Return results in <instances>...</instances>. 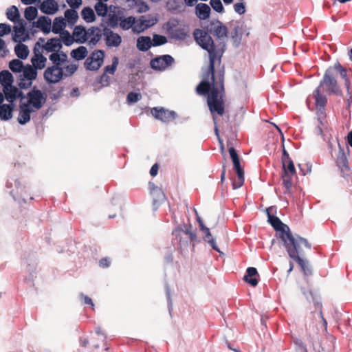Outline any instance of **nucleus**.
Instances as JSON below:
<instances>
[{
    "label": "nucleus",
    "mask_w": 352,
    "mask_h": 352,
    "mask_svg": "<svg viewBox=\"0 0 352 352\" xmlns=\"http://www.w3.org/2000/svg\"><path fill=\"white\" fill-rule=\"evenodd\" d=\"M224 69L214 72V80L212 75L208 77V72L204 80L196 87V92L201 96L208 95L207 104L215 123L217 116H222L225 113Z\"/></svg>",
    "instance_id": "1"
},
{
    "label": "nucleus",
    "mask_w": 352,
    "mask_h": 352,
    "mask_svg": "<svg viewBox=\"0 0 352 352\" xmlns=\"http://www.w3.org/2000/svg\"><path fill=\"white\" fill-rule=\"evenodd\" d=\"M195 41L199 46L206 50L209 54V65L208 68V77L212 75V78L214 80V67L216 64L220 65L221 57L224 52L225 45L221 47L215 45L214 41L208 32L196 29L193 32Z\"/></svg>",
    "instance_id": "2"
},
{
    "label": "nucleus",
    "mask_w": 352,
    "mask_h": 352,
    "mask_svg": "<svg viewBox=\"0 0 352 352\" xmlns=\"http://www.w3.org/2000/svg\"><path fill=\"white\" fill-rule=\"evenodd\" d=\"M339 74L344 81V85L348 93L351 89V80L348 72L339 62L336 63L333 66L329 67L325 72L322 80L318 85L319 87L325 90L328 94L338 95L340 94V87L336 80V75Z\"/></svg>",
    "instance_id": "3"
},
{
    "label": "nucleus",
    "mask_w": 352,
    "mask_h": 352,
    "mask_svg": "<svg viewBox=\"0 0 352 352\" xmlns=\"http://www.w3.org/2000/svg\"><path fill=\"white\" fill-rule=\"evenodd\" d=\"M273 210L272 207L266 209L268 221L275 230L279 232V237L283 243L284 248L285 249L289 248V246L302 239V237L299 236H294L287 225L283 223L278 217L272 214Z\"/></svg>",
    "instance_id": "4"
},
{
    "label": "nucleus",
    "mask_w": 352,
    "mask_h": 352,
    "mask_svg": "<svg viewBox=\"0 0 352 352\" xmlns=\"http://www.w3.org/2000/svg\"><path fill=\"white\" fill-rule=\"evenodd\" d=\"M303 245L305 248L310 250L311 244L306 239L302 238L300 241L296 242L294 245L289 246L286 250L289 256L295 261L301 267L304 274L308 276L311 274V270L308 265V262L301 258L303 255L302 249L301 245Z\"/></svg>",
    "instance_id": "5"
},
{
    "label": "nucleus",
    "mask_w": 352,
    "mask_h": 352,
    "mask_svg": "<svg viewBox=\"0 0 352 352\" xmlns=\"http://www.w3.org/2000/svg\"><path fill=\"white\" fill-rule=\"evenodd\" d=\"M281 178L285 188L284 193H290L292 187V177L296 175V168L292 160L282 162Z\"/></svg>",
    "instance_id": "6"
},
{
    "label": "nucleus",
    "mask_w": 352,
    "mask_h": 352,
    "mask_svg": "<svg viewBox=\"0 0 352 352\" xmlns=\"http://www.w3.org/2000/svg\"><path fill=\"white\" fill-rule=\"evenodd\" d=\"M349 155V149L347 148L346 152L344 151L339 145V151L336 158V164L343 177L349 176L351 173V168L349 167V163L348 160V156Z\"/></svg>",
    "instance_id": "7"
},
{
    "label": "nucleus",
    "mask_w": 352,
    "mask_h": 352,
    "mask_svg": "<svg viewBox=\"0 0 352 352\" xmlns=\"http://www.w3.org/2000/svg\"><path fill=\"white\" fill-rule=\"evenodd\" d=\"M104 52L103 50H97L92 53L85 61V67L87 70L96 71L104 62Z\"/></svg>",
    "instance_id": "8"
},
{
    "label": "nucleus",
    "mask_w": 352,
    "mask_h": 352,
    "mask_svg": "<svg viewBox=\"0 0 352 352\" xmlns=\"http://www.w3.org/2000/svg\"><path fill=\"white\" fill-rule=\"evenodd\" d=\"M22 72L23 74L21 76L23 78H21L19 86L21 89L28 88L32 85V81L36 78V69L33 66L27 65L24 66Z\"/></svg>",
    "instance_id": "9"
},
{
    "label": "nucleus",
    "mask_w": 352,
    "mask_h": 352,
    "mask_svg": "<svg viewBox=\"0 0 352 352\" xmlns=\"http://www.w3.org/2000/svg\"><path fill=\"white\" fill-rule=\"evenodd\" d=\"M64 76L63 69L61 67L52 65L48 67L44 72L45 80L49 83H57L63 78Z\"/></svg>",
    "instance_id": "10"
},
{
    "label": "nucleus",
    "mask_w": 352,
    "mask_h": 352,
    "mask_svg": "<svg viewBox=\"0 0 352 352\" xmlns=\"http://www.w3.org/2000/svg\"><path fill=\"white\" fill-rule=\"evenodd\" d=\"M151 113L155 119L163 122H171L177 117V113L175 111L165 109L163 107H153L151 110Z\"/></svg>",
    "instance_id": "11"
},
{
    "label": "nucleus",
    "mask_w": 352,
    "mask_h": 352,
    "mask_svg": "<svg viewBox=\"0 0 352 352\" xmlns=\"http://www.w3.org/2000/svg\"><path fill=\"white\" fill-rule=\"evenodd\" d=\"M174 63V58L170 55H163L151 60V67L155 70L163 71Z\"/></svg>",
    "instance_id": "12"
},
{
    "label": "nucleus",
    "mask_w": 352,
    "mask_h": 352,
    "mask_svg": "<svg viewBox=\"0 0 352 352\" xmlns=\"http://www.w3.org/2000/svg\"><path fill=\"white\" fill-rule=\"evenodd\" d=\"M28 103L36 109H40L46 100L42 91L39 89H33L28 94Z\"/></svg>",
    "instance_id": "13"
},
{
    "label": "nucleus",
    "mask_w": 352,
    "mask_h": 352,
    "mask_svg": "<svg viewBox=\"0 0 352 352\" xmlns=\"http://www.w3.org/2000/svg\"><path fill=\"white\" fill-rule=\"evenodd\" d=\"M157 19L150 15L141 16L133 28V30L135 32L140 33L147 28L154 25L157 23Z\"/></svg>",
    "instance_id": "14"
},
{
    "label": "nucleus",
    "mask_w": 352,
    "mask_h": 352,
    "mask_svg": "<svg viewBox=\"0 0 352 352\" xmlns=\"http://www.w3.org/2000/svg\"><path fill=\"white\" fill-rule=\"evenodd\" d=\"M26 23L24 20L19 21V23L14 26V34L12 40L16 43H21L29 38V34L25 29Z\"/></svg>",
    "instance_id": "15"
},
{
    "label": "nucleus",
    "mask_w": 352,
    "mask_h": 352,
    "mask_svg": "<svg viewBox=\"0 0 352 352\" xmlns=\"http://www.w3.org/2000/svg\"><path fill=\"white\" fill-rule=\"evenodd\" d=\"M103 35L104 36L106 45L109 47H117L122 43V37L118 33L114 32L107 28H104Z\"/></svg>",
    "instance_id": "16"
},
{
    "label": "nucleus",
    "mask_w": 352,
    "mask_h": 352,
    "mask_svg": "<svg viewBox=\"0 0 352 352\" xmlns=\"http://www.w3.org/2000/svg\"><path fill=\"white\" fill-rule=\"evenodd\" d=\"M233 163V168L236 173L237 179L232 182L234 189L241 187L244 183V170L240 164L239 157L232 160Z\"/></svg>",
    "instance_id": "17"
},
{
    "label": "nucleus",
    "mask_w": 352,
    "mask_h": 352,
    "mask_svg": "<svg viewBox=\"0 0 352 352\" xmlns=\"http://www.w3.org/2000/svg\"><path fill=\"white\" fill-rule=\"evenodd\" d=\"M195 214L197 215V220L199 223V228L202 232H204L205 234L204 236V240L208 243H209L212 249L219 252V249L217 245L216 242L210 233V229L204 225L203 221L201 220L200 217H199L196 210Z\"/></svg>",
    "instance_id": "18"
},
{
    "label": "nucleus",
    "mask_w": 352,
    "mask_h": 352,
    "mask_svg": "<svg viewBox=\"0 0 352 352\" xmlns=\"http://www.w3.org/2000/svg\"><path fill=\"white\" fill-rule=\"evenodd\" d=\"M325 90L318 87L313 93V97L315 100V104L318 110H325V106L327 103V98L325 95Z\"/></svg>",
    "instance_id": "19"
},
{
    "label": "nucleus",
    "mask_w": 352,
    "mask_h": 352,
    "mask_svg": "<svg viewBox=\"0 0 352 352\" xmlns=\"http://www.w3.org/2000/svg\"><path fill=\"white\" fill-rule=\"evenodd\" d=\"M5 98L10 104L19 98L23 97V93L17 87L10 85L3 88Z\"/></svg>",
    "instance_id": "20"
},
{
    "label": "nucleus",
    "mask_w": 352,
    "mask_h": 352,
    "mask_svg": "<svg viewBox=\"0 0 352 352\" xmlns=\"http://www.w3.org/2000/svg\"><path fill=\"white\" fill-rule=\"evenodd\" d=\"M212 29L210 32L213 34L219 39H221L228 36V28L219 20L211 22Z\"/></svg>",
    "instance_id": "21"
},
{
    "label": "nucleus",
    "mask_w": 352,
    "mask_h": 352,
    "mask_svg": "<svg viewBox=\"0 0 352 352\" xmlns=\"http://www.w3.org/2000/svg\"><path fill=\"white\" fill-rule=\"evenodd\" d=\"M41 11L46 14H54L58 10V6L55 0H45L40 6Z\"/></svg>",
    "instance_id": "22"
},
{
    "label": "nucleus",
    "mask_w": 352,
    "mask_h": 352,
    "mask_svg": "<svg viewBox=\"0 0 352 352\" xmlns=\"http://www.w3.org/2000/svg\"><path fill=\"white\" fill-rule=\"evenodd\" d=\"M210 7L206 3H200L195 6V14L200 20L208 19L210 17Z\"/></svg>",
    "instance_id": "23"
},
{
    "label": "nucleus",
    "mask_w": 352,
    "mask_h": 352,
    "mask_svg": "<svg viewBox=\"0 0 352 352\" xmlns=\"http://www.w3.org/2000/svg\"><path fill=\"white\" fill-rule=\"evenodd\" d=\"M257 276H258L257 270L255 267H250L247 269L243 279L251 286L256 287L258 283Z\"/></svg>",
    "instance_id": "24"
},
{
    "label": "nucleus",
    "mask_w": 352,
    "mask_h": 352,
    "mask_svg": "<svg viewBox=\"0 0 352 352\" xmlns=\"http://www.w3.org/2000/svg\"><path fill=\"white\" fill-rule=\"evenodd\" d=\"M87 40L89 44L95 45L101 38L102 32L100 28L92 27L87 30Z\"/></svg>",
    "instance_id": "25"
},
{
    "label": "nucleus",
    "mask_w": 352,
    "mask_h": 352,
    "mask_svg": "<svg viewBox=\"0 0 352 352\" xmlns=\"http://www.w3.org/2000/svg\"><path fill=\"white\" fill-rule=\"evenodd\" d=\"M32 110L29 104H22L20 105V113L18 117V122L21 124H25L30 120V113Z\"/></svg>",
    "instance_id": "26"
},
{
    "label": "nucleus",
    "mask_w": 352,
    "mask_h": 352,
    "mask_svg": "<svg viewBox=\"0 0 352 352\" xmlns=\"http://www.w3.org/2000/svg\"><path fill=\"white\" fill-rule=\"evenodd\" d=\"M43 47L47 52L60 51L62 47L61 40L58 38H50L45 43Z\"/></svg>",
    "instance_id": "27"
},
{
    "label": "nucleus",
    "mask_w": 352,
    "mask_h": 352,
    "mask_svg": "<svg viewBox=\"0 0 352 352\" xmlns=\"http://www.w3.org/2000/svg\"><path fill=\"white\" fill-rule=\"evenodd\" d=\"M73 35L76 43H84L87 40V30L82 26H76L73 32Z\"/></svg>",
    "instance_id": "28"
},
{
    "label": "nucleus",
    "mask_w": 352,
    "mask_h": 352,
    "mask_svg": "<svg viewBox=\"0 0 352 352\" xmlns=\"http://www.w3.org/2000/svg\"><path fill=\"white\" fill-rule=\"evenodd\" d=\"M13 104H3L0 105V119L1 120H8L12 117L14 110Z\"/></svg>",
    "instance_id": "29"
},
{
    "label": "nucleus",
    "mask_w": 352,
    "mask_h": 352,
    "mask_svg": "<svg viewBox=\"0 0 352 352\" xmlns=\"http://www.w3.org/2000/svg\"><path fill=\"white\" fill-rule=\"evenodd\" d=\"M36 27L38 28L43 33L47 34L51 30L52 21L47 16H41L36 21Z\"/></svg>",
    "instance_id": "30"
},
{
    "label": "nucleus",
    "mask_w": 352,
    "mask_h": 352,
    "mask_svg": "<svg viewBox=\"0 0 352 352\" xmlns=\"http://www.w3.org/2000/svg\"><path fill=\"white\" fill-rule=\"evenodd\" d=\"M32 66L36 69H42L45 67L47 58L39 52H34V55L31 59Z\"/></svg>",
    "instance_id": "31"
},
{
    "label": "nucleus",
    "mask_w": 352,
    "mask_h": 352,
    "mask_svg": "<svg viewBox=\"0 0 352 352\" xmlns=\"http://www.w3.org/2000/svg\"><path fill=\"white\" fill-rule=\"evenodd\" d=\"M152 46V40L149 36H140L137 40V47L142 52L148 51Z\"/></svg>",
    "instance_id": "32"
},
{
    "label": "nucleus",
    "mask_w": 352,
    "mask_h": 352,
    "mask_svg": "<svg viewBox=\"0 0 352 352\" xmlns=\"http://www.w3.org/2000/svg\"><path fill=\"white\" fill-rule=\"evenodd\" d=\"M13 82V76L9 71L3 70L0 72V84L3 86V88L12 85Z\"/></svg>",
    "instance_id": "33"
},
{
    "label": "nucleus",
    "mask_w": 352,
    "mask_h": 352,
    "mask_svg": "<svg viewBox=\"0 0 352 352\" xmlns=\"http://www.w3.org/2000/svg\"><path fill=\"white\" fill-rule=\"evenodd\" d=\"M6 16L10 21L16 23L21 20L19 11L15 6H12L7 9Z\"/></svg>",
    "instance_id": "34"
},
{
    "label": "nucleus",
    "mask_w": 352,
    "mask_h": 352,
    "mask_svg": "<svg viewBox=\"0 0 352 352\" xmlns=\"http://www.w3.org/2000/svg\"><path fill=\"white\" fill-rule=\"evenodd\" d=\"M65 19L69 25H74L78 19V12L74 9L67 10L65 12Z\"/></svg>",
    "instance_id": "35"
},
{
    "label": "nucleus",
    "mask_w": 352,
    "mask_h": 352,
    "mask_svg": "<svg viewBox=\"0 0 352 352\" xmlns=\"http://www.w3.org/2000/svg\"><path fill=\"white\" fill-rule=\"evenodd\" d=\"M66 27L65 19L63 17H56L53 22L52 31L54 34L61 33Z\"/></svg>",
    "instance_id": "36"
},
{
    "label": "nucleus",
    "mask_w": 352,
    "mask_h": 352,
    "mask_svg": "<svg viewBox=\"0 0 352 352\" xmlns=\"http://www.w3.org/2000/svg\"><path fill=\"white\" fill-rule=\"evenodd\" d=\"M14 52L17 57L21 59L27 58L30 52L28 46L21 43H19L14 47Z\"/></svg>",
    "instance_id": "37"
},
{
    "label": "nucleus",
    "mask_w": 352,
    "mask_h": 352,
    "mask_svg": "<svg viewBox=\"0 0 352 352\" xmlns=\"http://www.w3.org/2000/svg\"><path fill=\"white\" fill-rule=\"evenodd\" d=\"M87 50L84 46H80L78 48L73 50L71 52L72 58L77 60L84 59L87 55Z\"/></svg>",
    "instance_id": "38"
},
{
    "label": "nucleus",
    "mask_w": 352,
    "mask_h": 352,
    "mask_svg": "<svg viewBox=\"0 0 352 352\" xmlns=\"http://www.w3.org/2000/svg\"><path fill=\"white\" fill-rule=\"evenodd\" d=\"M136 23L135 18L133 16H129L127 18L121 17L120 26L122 29L127 30L133 28Z\"/></svg>",
    "instance_id": "39"
},
{
    "label": "nucleus",
    "mask_w": 352,
    "mask_h": 352,
    "mask_svg": "<svg viewBox=\"0 0 352 352\" xmlns=\"http://www.w3.org/2000/svg\"><path fill=\"white\" fill-rule=\"evenodd\" d=\"M81 16L87 23L94 22L96 19L95 13L90 7H85L82 10Z\"/></svg>",
    "instance_id": "40"
},
{
    "label": "nucleus",
    "mask_w": 352,
    "mask_h": 352,
    "mask_svg": "<svg viewBox=\"0 0 352 352\" xmlns=\"http://www.w3.org/2000/svg\"><path fill=\"white\" fill-rule=\"evenodd\" d=\"M23 67V62L19 59H14L9 63V68L14 73L21 72Z\"/></svg>",
    "instance_id": "41"
},
{
    "label": "nucleus",
    "mask_w": 352,
    "mask_h": 352,
    "mask_svg": "<svg viewBox=\"0 0 352 352\" xmlns=\"http://www.w3.org/2000/svg\"><path fill=\"white\" fill-rule=\"evenodd\" d=\"M38 10L36 7L29 6L25 8L24 12L25 18L29 21H33L37 16Z\"/></svg>",
    "instance_id": "42"
},
{
    "label": "nucleus",
    "mask_w": 352,
    "mask_h": 352,
    "mask_svg": "<svg viewBox=\"0 0 352 352\" xmlns=\"http://www.w3.org/2000/svg\"><path fill=\"white\" fill-rule=\"evenodd\" d=\"M60 37L63 43L67 46L71 45L75 41L74 35H71L67 30H63L60 33Z\"/></svg>",
    "instance_id": "43"
},
{
    "label": "nucleus",
    "mask_w": 352,
    "mask_h": 352,
    "mask_svg": "<svg viewBox=\"0 0 352 352\" xmlns=\"http://www.w3.org/2000/svg\"><path fill=\"white\" fill-rule=\"evenodd\" d=\"M318 121L320 124L319 126H322L324 129H327L328 126V121L327 120L325 110H318L317 111Z\"/></svg>",
    "instance_id": "44"
},
{
    "label": "nucleus",
    "mask_w": 352,
    "mask_h": 352,
    "mask_svg": "<svg viewBox=\"0 0 352 352\" xmlns=\"http://www.w3.org/2000/svg\"><path fill=\"white\" fill-rule=\"evenodd\" d=\"M94 8L98 16H104L107 14L108 12L107 5L102 2L98 1V3H96Z\"/></svg>",
    "instance_id": "45"
},
{
    "label": "nucleus",
    "mask_w": 352,
    "mask_h": 352,
    "mask_svg": "<svg viewBox=\"0 0 352 352\" xmlns=\"http://www.w3.org/2000/svg\"><path fill=\"white\" fill-rule=\"evenodd\" d=\"M119 63V59L117 56H114L112 59V64L104 67V73L113 75L116 71V68Z\"/></svg>",
    "instance_id": "46"
},
{
    "label": "nucleus",
    "mask_w": 352,
    "mask_h": 352,
    "mask_svg": "<svg viewBox=\"0 0 352 352\" xmlns=\"http://www.w3.org/2000/svg\"><path fill=\"white\" fill-rule=\"evenodd\" d=\"M240 28L237 26L234 28L232 32H231V38L232 40L233 44L238 47L241 43V36L240 35Z\"/></svg>",
    "instance_id": "47"
},
{
    "label": "nucleus",
    "mask_w": 352,
    "mask_h": 352,
    "mask_svg": "<svg viewBox=\"0 0 352 352\" xmlns=\"http://www.w3.org/2000/svg\"><path fill=\"white\" fill-rule=\"evenodd\" d=\"M142 98V95L140 93L131 91L127 94L126 102L128 104H131L137 102Z\"/></svg>",
    "instance_id": "48"
},
{
    "label": "nucleus",
    "mask_w": 352,
    "mask_h": 352,
    "mask_svg": "<svg viewBox=\"0 0 352 352\" xmlns=\"http://www.w3.org/2000/svg\"><path fill=\"white\" fill-rule=\"evenodd\" d=\"M152 42V45L159 46L167 43V38L163 35L154 34Z\"/></svg>",
    "instance_id": "49"
},
{
    "label": "nucleus",
    "mask_w": 352,
    "mask_h": 352,
    "mask_svg": "<svg viewBox=\"0 0 352 352\" xmlns=\"http://www.w3.org/2000/svg\"><path fill=\"white\" fill-rule=\"evenodd\" d=\"M210 4L217 12L221 13L224 11V8L221 0H210Z\"/></svg>",
    "instance_id": "50"
},
{
    "label": "nucleus",
    "mask_w": 352,
    "mask_h": 352,
    "mask_svg": "<svg viewBox=\"0 0 352 352\" xmlns=\"http://www.w3.org/2000/svg\"><path fill=\"white\" fill-rule=\"evenodd\" d=\"M60 53L59 51H56L52 52L49 56L50 60L53 63V65H56L60 67L62 65L61 61L60 60Z\"/></svg>",
    "instance_id": "51"
},
{
    "label": "nucleus",
    "mask_w": 352,
    "mask_h": 352,
    "mask_svg": "<svg viewBox=\"0 0 352 352\" xmlns=\"http://www.w3.org/2000/svg\"><path fill=\"white\" fill-rule=\"evenodd\" d=\"M11 32V27L6 23H0V37H2Z\"/></svg>",
    "instance_id": "52"
},
{
    "label": "nucleus",
    "mask_w": 352,
    "mask_h": 352,
    "mask_svg": "<svg viewBox=\"0 0 352 352\" xmlns=\"http://www.w3.org/2000/svg\"><path fill=\"white\" fill-rule=\"evenodd\" d=\"M77 69V67L76 65L70 64L65 67V74H64L65 76H72Z\"/></svg>",
    "instance_id": "53"
},
{
    "label": "nucleus",
    "mask_w": 352,
    "mask_h": 352,
    "mask_svg": "<svg viewBox=\"0 0 352 352\" xmlns=\"http://www.w3.org/2000/svg\"><path fill=\"white\" fill-rule=\"evenodd\" d=\"M122 16H118L116 14L110 15L109 16V24L112 28H115L118 25V23L120 22Z\"/></svg>",
    "instance_id": "54"
},
{
    "label": "nucleus",
    "mask_w": 352,
    "mask_h": 352,
    "mask_svg": "<svg viewBox=\"0 0 352 352\" xmlns=\"http://www.w3.org/2000/svg\"><path fill=\"white\" fill-rule=\"evenodd\" d=\"M234 11L239 14H243L245 12V7L243 3H236L234 6Z\"/></svg>",
    "instance_id": "55"
},
{
    "label": "nucleus",
    "mask_w": 352,
    "mask_h": 352,
    "mask_svg": "<svg viewBox=\"0 0 352 352\" xmlns=\"http://www.w3.org/2000/svg\"><path fill=\"white\" fill-rule=\"evenodd\" d=\"M72 9L78 8L82 4V0H66Z\"/></svg>",
    "instance_id": "56"
},
{
    "label": "nucleus",
    "mask_w": 352,
    "mask_h": 352,
    "mask_svg": "<svg viewBox=\"0 0 352 352\" xmlns=\"http://www.w3.org/2000/svg\"><path fill=\"white\" fill-rule=\"evenodd\" d=\"M80 298L83 300L84 304L85 305H89L91 306L92 309L94 307V304L92 301V299L89 298V296L84 295L83 294H81L80 295Z\"/></svg>",
    "instance_id": "57"
},
{
    "label": "nucleus",
    "mask_w": 352,
    "mask_h": 352,
    "mask_svg": "<svg viewBox=\"0 0 352 352\" xmlns=\"http://www.w3.org/2000/svg\"><path fill=\"white\" fill-rule=\"evenodd\" d=\"M110 260L108 258H102L99 261V265L101 267H108L110 265Z\"/></svg>",
    "instance_id": "58"
},
{
    "label": "nucleus",
    "mask_w": 352,
    "mask_h": 352,
    "mask_svg": "<svg viewBox=\"0 0 352 352\" xmlns=\"http://www.w3.org/2000/svg\"><path fill=\"white\" fill-rule=\"evenodd\" d=\"M159 166L157 164H155L152 166L150 170V174L151 176L155 177L157 175L158 172Z\"/></svg>",
    "instance_id": "59"
},
{
    "label": "nucleus",
    "mask_w": 352,
    "mask_h": 352,
    "mask_svg": "<svg viewBox=\"0 0 352 352\" xmlns=\"http://www.w3.org/2000/svg\"><path fill=\"white\" fill-rule=\"evenodd\" d=\"M228 151H229V153H230V157L232 160L239 157V155L236 153V151L235 150L234 148L230 147V148H229Z\"/></svg>",
    "instance_id": "60"
},
{
    "label": "nucleus",
    "mask_w": 352,
    "mask_h": 352,
    "mask_svg": "<svg viewBox=\"0 0 352 352\" xmlns=\"http://www.w3.org/2000/svg\"><path fill=\"white\" fill-rule=\"evenodd\" d=\"M292 160V159L289 157V153L285 150V148H283L281 162H283L284 160L287 161V160Z\"/></svg>",
    "instance_id": "61"
},
{
    "label": "nucleus",
    "mask_w": 352,
    "mask_h": 352,
    "mask_svg": "<svg viewBox=\"0 0 352 352\" xmlns=\"http://www.w3.org/2000/svg\"><path fill=\"white\" fill-rule=\"evenodd\" d=\"M59 53H60V60L61 61V63L63 64V63H65L67 60V56L63 52L59 51Z\"/></svg>",
    "instance_id": "62"
},
{
    "label": "nucleus",
    "mask_w": 352,
    "mask_h": 352,
    "mask_svg": "<svg viewBox=\"0 0 352 352\" xmlns=\"http://www.w3.org/2000/svg\"><path fill=\"white\" fill-rule=\"evenodd\" d=\"M346 141L349 146L352 147V131H351L347 136H346Z\"/></svg>",
    "instance_id": "63"
},
{
    "label": "nucleus",
    "mask_w": 352,
    "mask_h": 352,
    "mask_svg": "<svg viewBox=\"0 0 352 352\" xmlns=\"http://www.w3.org/2000/svg\"><path fill=\"white\" fill-rule=\"evenodd\" d=\"M184 1L188 6H192L197 0H184Z\"/></svg>",
    "instance_id": "64"
}]
</instances>
